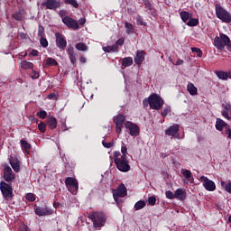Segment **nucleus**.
I'll return each instance as SVG.
<instances>
[{
	"label": "nucleus",
	"instance_id": "29",
	"mask_svg": "<svg viewBox=\"0 0 231 231\" xmlns=\"http://www.w3.org/2000/svg\"><path fill=\"white\" fill-rule=\"evenodd\" d=\"M122 66H124V68H129V66H133V58H124L122 60Z\"/></svg>",
	"mask_w": 231,
	"mask_h": 231
},
{
	"label": "nucleus",
	"instance_id": "15",
	"mask_svg": "<svg viewBox=\"0 0 231 231\" xmlns=\"http://www.w3.org/2000/svg\"><path fill=\"white\" fill-rule=\"evenodd\" d=\"M125 127L130 131L131 136H138L140 133V128H138V125L127 121L125 124Z\"/></svg>",
	"mask_w": 231,
	"mask_h": 231
},
{
	"label": "nucleus",
	"instance_id": "34",
	"mask_svg": "<svg viewBox=\"0 0 231 231\" xmlns=\"http://www.w3.org/2000/svg\"><path fill=\"white\" fill-rule=\"evenodd\" d=\"M125 28H126L127 33H134V27L133 26L132 23L125 22Z\"/></svg>",
	"mask_w": 231,
	"mask_h": 231
},
{
	"label": "nucleus",
	"instance_id": "28",
	"mask_svg": "<svg viewBox=\"0 0 231 231\" xmlns=\"http://www.w3.org/2000/svg\"><path fill=\"white\" fill-rule=\"evenodd\" d=\"M216 75L220 80H228V72L216 71Z\"/></svg>",
	"mask_w": 231,
	"mask_h": 231
},
{
	"label": "nucleus",
	"instance_id": "50",
	"mask_svg": "<svg viewBox=\"0 0 231 231\" xmlns=\"http://www.w3.org/2000/svg\"><path fill=\"white\" fill-rule=\"evenodd\" d=\"M148 203H149V205H152V206L156 205V198H154V197H150V198L148 199Z\"/></svg>",
	"mask_w": 231,
	"mask_h": 231
},
{
	"label": "nucleus",
	"instance_id": "49",
	"mask_svg": "<svg viewBox=\"0 0 231 231\" xmlns=\"http://www.w3.org/2000/svg\"><path fill=\"white\" fill-rule=\"evenodd\" d=\"M171 113V106H166L162 112V116H167Z\"/></svg>",
	"mask_w": 231,
	"mask_h": 231
},
{
	"label": "nucleus",
	"instance_id": "23",
	"mask_svg": "<svg viewBox=\"0 0 231 231\" xmlns=\"http://www.w3.org/2000/svg\"><path fill=\"white\" fill-rule=\"evenodd\" d=\"M47 125H49V129H57V118L51 116L49 120L47 121Z\"/></svg>",
	"mask_w": 231,
	"mask_h": 231
},
{
	"label": "nucleus",
	"instance_id": "36",
	"mask_svg": "<svg viewBox=\"0 0 231 231\" xmlns=\"http://www.w3.org/2000/svg\"><path fill=\"white\" fill-rule=\"evenodd\" d=\"M181 174L186 180H190V178H192V172L189 170H182Z\"/></svg>",
	"mask_w": 231,
	"mask_h": 231
},
{
	"label": "nucleus",
	"instance_id": "58",
	"mask_svg": "<svg viewBox=\"0 0 231 231\" xmlns=\"http://www.w3.org/2000/svg\"><path fill=\"white\" fill-rule=\"evenodd\" d=\"M80 26H84V24H86V18H80L79 20V23Z\"/></svg>",
	"mask_w": 231,
	"mask_h": 231
},
{
	"label": "nucleus",
	"instance_id": "38",
	"mask_svg": "<svg viewBox=\"0 0 231 231\" xmlns=\"http://www.w3.org/2000/svg\"><path fill=\"white\" fill-rule=\"evenodd\" d=\"M65 5H71L74 8H79V2L77 0H65Z\"/></svg>",
	"mask_w": 231,
	"mask_h": 231
},
{
	"label": "nucleus",
	"instance_id": "59",
	"mask_svg": "<svg viewBox=\"0 0 231 231\" xmlns=\"http://www.w3.org/2000/svg\"><path fill=\"white\" fill-rule=\"evenodd\" d=\"M32 57H37L39 55V51L37 50H32L30 53Z\"/></svg>",
	"mask_w": 231,
	"mask_h": 231
},
{
	"label": "nucleus",
	"instance_id": "6",
	"mask_svg": "<svg viewBox=\"0 0 231 231\" xmlns=\"http://www.w3.org/2000/svg\"><path fill=\"white\" fill-rule=\"evenodd\" d=\"M0 190L2 192V196L5 199H12L14 198V189L12 188V184H8L5 181L2 180L0 182Z\"/></svg>",
	"mask_w": 231,
	"mask_h": 231
},
{
	"label": "nucleus",
	"instance_id": "40",
	"mask_svg": "<svg viewBox=\"0 0 231 231\" xmlns=\"http://www.w3.org/2000/svg\"><path fill=\"white\" fill-rule=\"evenodd\" d=\"M191 51H193L194 53H197V56L199 58L203 57V51L199 48L192 47Z\"/></svg>",
	"mask_w": 231,
	"mask_h": 231
},
{
	"label": "nucleus",
	"instance_id": "8",
	"mask_svg": "<svg viewBox=\"0 0 231 231\" xmlns=\"http://www.w3.org/2000/svg\"><path fill=\"white\" fill-rule=\"evenodd\" d=\"M65 185L71 194L74 196L79 192V180L72 177H68L65 179Z\"/></svg>",
	"mask_w": 231,
	"mask_h": 231
},
{
	"label": "nucleus",
	"instance_id": "16",
	"mask_svg": "<svg viewBox=\"0 0 231 231\" xmlns=\"http://www.w3.org/2000/svg\"><path fill=\"white\" fill-rule=\"evenodd\" d=\"M221 115L226 120H231V106L228 103L222 104Z\"/></svg>",
	"mask_w": 231,
	"mask_h": 231
},
{
	"label": "nucleus",
	"instance_id": "18",
	"mask_svg": "<svg viewBox=\"0 0 231 231\" xmlns=\"http://www.w3.org/2000/svg\"><path fill=\"white\" fill-rule=\"evenodd\" d=\"M175 199H179V201H185V199H187V191L183 189H177L175 190Z\"/></svg>",
	"mask_w": 231,
	"mask_h": 231
},
{
	"label": "nucleus",
	"instance_id": "44",
	"mask_svg": "<svg viewBox=\"0 0 231 231\" xmlns=\"http://www.w3.org/2000/svg\"><path fill=\"white\" fill-rule=\"evenodd\" d=\"M37 116H39L42 120H44V118H46V116H48V113L44 110H41V111L37 112Z\"/></svg>",
	"mask_w": 231,
	"mask_h": 231
},
{
	"label": "nucleus",
	"instance_id": "47",
	"mask_svg": "<svg viewBox=\"0 0 231 231\" xmlns=\"http://www.w3.org/2000/svg\"><path fill=\"white\" fill-rule=\"evenodd\" d=\"M165 196L168 199H175V193H173L172 191L171 190H167L165 192Z\"/></svg>",
	"mask_w": 231,
	"mask_h": 231
},
{
	"label": "nucleus",
	"instance_id": "60",
	"mask_svg": "<svg viewBox=\"0 0 231 231\" xmlns=\"http://www.w3.org/2000/svg\"><path fill=\"white\" fill-rule=\"evenodd\" d=\"M87 60H88L86 59V57L84 56L79 57V62H81V64H86Z\"/></svg>",
	"mask_w": 231,
	"mask_h": 231
},
{
	"label": "nucleus",
	"instance_id": "41",
	"mask_svg": "<svg viewBox=\"0 0 231 231\" xmlns=\"http://www.w3.org/2000/svg\"><path fill=\"white\" fill-rule=\"evenodd\" d=\"M40 44L42 48H48V40L44 36H42L40 39Z\"/></svg>",
	"mask_w": 231,
	"mask_h": 231
},
{
	"label": "nucleus",
	"instance_id": "17",
	"mask_svg": "<svg viewBox=\"0 0 231 231\" xmlns=\"http://www.w3.org/2000/svg\"><path fill=\"white\" fill-rule=\"evenodd\" d=\"M9 163L14 172H19V171H21V161H19V159L15 157H10Z\"/></svg>",
	"mask_w": 231,
	"mask_h": 231
},
{
	"label": "nucleus",
	"instance_id": "32",
	"mask_svg": "<svg viewBox=\"0 0 231 231\" xmlns=\"http://www.w3.org/2000/svg\"><path fill=\"white\" fill-rule=\"evenodd\" d=\"M46 66H59V62L53 58H47L45 67Z\"/></svg>",
	"mask_w": 231,
	"mask_h": 231
},
{
	"label": "nucleus",
	"instance_id": "19",
	"mask_svg": "<svg viewBox=\"0 0 231 231\" xmlns=\"http://www.w3.org/2000/svg\"><path fill=\"white\" fill-rule=\"evenodd\" d=\"M67 53L69 55V59L71 64L75 66V63L77 62V54H75V49L73 48V46H69Z\"/></svg>",
	"mask_w": 231,
	"mask_h": 231
},
{
	"label": "nucleus",
	"instance_id": "51",
	"mask_svg": "<svg viewBox=\"0 0 231 231\" xmlns=\"http://www.w3.org/2000/svg\"><path fill=\"white\" fill-rule=\"evenodd\" d=\"M39 77H40L39 72H37L36 70H32L31 79H39Z\"/></svg>",
	"mask_w": 231,
	"mask_h": 231
},
{
	"label": "nucleus",
	"instance_id": "30",
	"mask_svg": "<svg viewBox=\"0 0 231 231\" xmlns=\"http://www.w3.org/2000/svg\"><path fill=\"white\" fill-rule=\"evenodd\" d=\"M21 68H23V69H33V63L23 60L21 62Z\"/></svg>",
	"mask_w": 231,
	"mask_h": 231
},
{
	"label": "nucleus",
	"instance_id": "25",
	"mask_svg": "<svg viewBox=\"0 0 231 231\" xmlns=\"http://www.w3.org/2000/svg\"><path fill=\"white\" fill-rule=\"evenodd\" d=\"M124 122H125V116L122 114H119L114 119V123L116 124V125H124Z\"/></svg>",
	"mask_w": 231,
	"mask_h": 231
},
{
	"label": "nucleus",
	"instance_id": "14",
	"mask_svg": "<svg viewBox=\"0 0 231 231\" xmlns=\"http://www.w3.org/2000/svg\"><path fill=\"white\" fill-rule=\"evenodd\" d=\"M4 180L5 181L10 182L13 180H15V174L12 171V168L8 165H5L4 168Z\"/></svg>",
	"mask_w": 231,
	"mask_h": 231
},
{
	"label": "nucleus",
	"instance_id": "61",
	"mask_svg": "<svg viewBox=\"0 0 231 231\" xmlns=\"http://www.w3.org/2000/svg\"><path fill=\"white\" fill-rule=\"evenodd\" d=\"M226 134H227L228 138H230V139H231V129H230V128H228V126L226 127Z\"/></svg>",
	"mask_w": 231,
	"mask_h": 231
},
{
	"label": "nucleus",
	"instance_id": "24",
	"mask_svg": "<svg viewBox=\"0 0 231 231\" xmlns=\"http://www.w3.org/2000/svg\"><path fill=\"white\" fill-rule=\"evenodd\" d=\"M22 149H24V151L27 152V154H30V149H32V144H30L26 140L22 139L20 141Z\"/></svg>",
	"mask_w": 231,
	"mask_h": 231
},
{
	"label": "nucleus",
	"instance_id": "35",
	"mask_svg": "<svg viewBox=\"0 0 231 231\" xmlns=\"http://www.w3.org/2000/svg\"><path fill=\"white\" fill-rule=\"evenodd\" d=\"M199 24V20L196 18H189V22L187 23L188 26H198Z\"/></svg>",
	"mask_w": 231,
	"mask_h": 231
},
{
	"label": "nucleus",
	"instance_id": "57",
	"mask_svg": "<svg viewBox=\"0 0 231 231\" xmlns=\"http://www.w3.org/2000/svg\"><path fill=\"white\" fill-rule=\"evenodd\" d=\"M19 231H31L30 230V227H28V226L26 225H23L20 227V230Z\"/></svg>",
	"mask_w": 231,
	"mask_h": 231
},
{
	"label": "nucleus",
	"instance_id": "3",
	"mask_svg": "<svg viewBox=\"0 0 231 231\" xmlns=\"http://www.w3.org/2000/svg\"><path fill=\"white\" fill-rule=\"evenodd\" d=\"M148 103L151 107V109H154L155 111H160L162 107H163V98L160 97L158 94H152L148 97Z\"/></svg>",
	"mask_w": 231,
	"mask_h": 231
},
{
	"label": "nucleus",
	"instance_id": "53",
	"mask_svg": "<svg viewBox=\"0 0 231 231\" xmlns=\"http://www.w3.org/2000/svg\"><path fill=\"white\" fill-rule=\"evenodd\" d=\"M102 143L103 147H106V149H111V147L113 146V143H106V141H103Z\"/></svg>",
	"mask_w": 231,
	"mask_h": 231
},
{
	"label": "nucleus",
	"instance_id": "31",
	"mask_svg": "<svg viewBox=\"0 0 231 231\" xmlns=\"http://www.w3.org/2000/svg\"><path fill=\"white\" fill-rule=\"evenodd\" d=\"M76 50L79 51H88V45L84 42H79L76 44Z\"/></svg>",
	"mask_w": 231,
	"mask_h": 231
},
{
	"label": "nucleus",
	"instance_id": "26",
	"mask_svg": "<svg viewBox=\"0 0 231 231\" xmlns=\"http://www.w3.org/2000/svg\"><path fill=\"white\" fill-rule=\"evenodd\" d=\"M224 127H228V125L225 124V121H223L222 119L217 118L216 122L217 131H223Z\"/></svg>",
	"mask_w": 231,
	"mask_h": 231
},
{
	"label": "nucleus",
	"instance_id": "42",
	"mask_svg": "<svg viewBox=\"0 0 231 231\" xmlns=\"http://www.w3.org/2000/svg\"><path fill=\"white\" fill-rule=\"evenodd\" d=\"M38 129L41 133H46V124L44 122H40L38 125Z\"/></svg>",
	"mask_w": 231,
	"mask_h": 231
},
{
	"label": "nucleus",
	"instance_id": "45",
	"mask_svg": "<svg viewBox=\"0 0 231 231\" xmlns=\"http://www.w3.org/2000/svg\"><path fill=\"white\" fill-rule=\"evenodd\" d=\"M25 199H27V201L33 202L35 201V195H33V193H27L25 196Z\"/></svg>",
	"mask_w": 231,
	"mask_h": 231
},
{
	"label": "nucleus",
	"instance_id": "43",
	"mask_svg": "<svg viewBox=\"0 0 231 231\" xmlns=\"http://www.w3.org/2000/svg\"><path fill=\"white\" fill-rule=\"evenodd\" d=\"M124 42H125V41L124 40V38H120L118 39L116 43L114 44V46H116V51H118V46H124Z\"/></svg>",
	"mask_w": 231,
	"mask_h": 231
},
{
	"label": "nucleus",
	"instance_id": "21",
	"mask_svg": "<svg viewBox=\"0 0 231 231\" xmlns=\"http://www.w3.org/2000/svg\"><path fill=\"white\" fill-rule=\"evenodd\" d=\"M187 90L189 91V95H191V97H196V95H198V88H196V86L190 82L188 83Z\"/></svg>",
	"mask_w": 231,
	"mask_h": 231
},
{
	"label": "nucleus",
	"instance_id": "9",
	"mask_svg": "<svg viewBox=\"0 0 231 231\" xmlns=\"http://www.w3.org/2000/svg\"><path fill=\"white\" fill-rule=\"evenodd\" d=\"M63 24L65 26L70 28L71 30H80V26H79V22L70 16H64L61 19Z\"/></svg>",
	"mask_w": 231,
	"mask_h": 231
},
{
	"label": "nucleus",
	"instance_id": "7",
	"mask_svg": "<svg viewBox=\"0 0 231 231\" xmlns=\"http://www.w3.org/2000/svg\"><path fill=\"white\" fill-rule=\"evenodd\" d=\"M216 14L220 21H223V23H231L230 13L217 4L216 5Z\"/></svg>",
	"mask_w": 231,
	"mask_h": 231
},
{
	"label": "nucleus",
	"instance_id": "5",
	"mask_svg": "<svg viewBox=\"0 0 231 231\" xmlns=\"http://www.w3.org/2000/svg\"><path fill=\"white\" fill-rule=\"evenodd\" d=\"M114 163L121 172H129V171H131V165H129L127 157L121 156L120 159H115Z\"/></svg>",
	"mask_w": 231,
	"mask_h": 231
},
{
	"label": "nucleus",
	"instance_id": "39",
	"mask_svg": "<svg viewBox=\"0 0 231 231\" xmlns=\"http://www.w3.org/2000/svg\"><path fill=\"white\" fill-rule=\"evenodd\" d=\"M121 152H122L121 157L127 158V146H125V143H122Z\"/></svg>",
	"mask_w": 231,
	"mask_h": 231
},
{
	"label": "nucleus",
	"instance_id": "22",
	"mask_svg": "<svg viewBox=\"0 0 231 231\" xmlns=\"http://www.w3.org/2000/svg\"><path fill=\"white\" fill-rule=\"evenodd\" d=\"M144 53L143 51H137L136 56L134 57V62L137 66H140L143 62Z\"/></svg>",
	"mask_w": 231,
	"mask_h": 231
},
{
	"label": "nucleus",
	"instance_id": "12",
	"mask_svg": "<svg viewBox=\"0 0 231 231\" xmlns=\"http://www.w3.org/2000/svg\"><path fill=\"white\" fill-rule=\"evenodd\" d=\"M200 181H202L204 189L208 190V192H214V190H216V183L213 180H210L202 175L200 177Z\"/></svg>",
	"mask_w": 231,
	"mask_h": 231
},
{
	"label": "nucleus",
	"instance_id": "11",
	"mask_svg": "<svg viewBox=\"0 0 231 231\" xmlns=\"http://www.w3.org/2000/svg\"><path fill=\"white\" fill-rule=\"evenodd\" d=\"M42 6H45L47 10H59L60 8V0H45Z\"/></svg>",
	"mask_w": 231,
	"mask_h": 231
},
{
	"label": "nucleus",
	"instance_id": "20",
	"mask_svg": "<svg viewBox=\"0 0 231 231\" xmlns=\"http://www.w3.org/2000/svg\"><path fill=\"white\" fill-rule=\"evenodd\" d=\"M34 212L36 216H50L51 214V210L49 209L48 208H41V207H36L34 209Z\"/></svg>",
	"mask_w": 231,
	"mask_h": 231
},
{
	"label": "nucleus",
	"instance_id": "37",
	"mask_svg": "<svg viewBox=\"0 0 231 231\" xmlns=\"http://www.w3.org/2000/svg\"><path fill=\"white\" fill-rule=\"evenodd\" d=\"M103 51H105V53H111V51H116V46L112 45V46L103 47Z\"/></svg>",
	"mask_w": 231,
	"mask_h": 231
},
{
	"label": "nucleus",
	"instance_id": "48",
	"mask_svg": "<svg viewBox=\"0 0 231 231\" xmlns=\"http://www.w3.org/2000/svg\"><path fill=\"white\" fill-rule=\"evenodd\" d=\"M38 37H44V26H38Z\"/></svg>",
	"mask_w": 231,
	"mask_h": 231
},
{
	"label": "nucleus",
	"instance_id": "56",
	"mask_svg": "<svg viewBox=\"0 0 231 231\" xmlns=\"http://www.w3.org/2000/svg\"><path fill=\"white\" fill-rule=\"evenodd\" d=\"M122 127H124V125H116V133H117V134L122 133Z\"/></svg>",
	"mask_w": 231,
	"mask_h": 231
},
{
	"label": "nucleus",
	"instance_id": "4",
	"mask_svg": "<svg viewBox=\"0 0 231 231\" xmlns=\"http://www.w3.org/2000/svg\"><path fill=\"white\" fill-rule=\"evenodd\" d=\"M230 38L224 33H220L219 36H216L214 39V46L217 50H220L221 51H223V50H225V46L230 44Z\"/></svg>",
	"mask_w": 231,
	"mask_h": 231
},
{
	"label": "nucleus",
	"instance_id": "46",
	"mask_svg": "<svg viewBox=\"0 0 231 231\" xmlns=\"http://www.w3.org/2000/svg\"><path fill=\"white\" fill-rule=\"evenodd\" d=\"M14 19H15V21H22L23 20V14L21 12H17L14 13L13 14Z\"/></svg>",
	"mask_w": 231,
	"mask_h": 231
},
{
	"label": "nucleus",
	"instance_id": "27",
	"mask_svg": "<svg viewBox=\"0 0 231 231\" xmlns=\"http://www.w3.org/2000/svg\"><path fill=\"white\" fill-rule=\"evenodd\" d=\"M180 18L183 21V23H187V21H189V19H190L192 17V14H190L187 11H181L180 13Z\"/></svg>",
	"mask_w": 231,
	"mask_h": 231
},
{
	"label": "nucleus",
	"instance_id": "52",
	"mask_svg": "<svg viewBox=\"0 0 231 231\" xmlns=\"http://www.w3.org/2000/svg\"><path fill=\"white\" fill-rule=\"evenodd\" d=\"M136 21H137V24H139L140 26L145 25V23H143V18H142V16H138L136 18Z\"/></svg>",
	"mask_w": 231,
	"mask_h": 231
},
{
	"label": "nucleus",
	"instance_id": "63",
	"mask_svg": "<svg viewBox=\"0 0 231 231\" xmlns=\"http://www.w3.org/2000/svg\"><path fill=\"white\" fill-rule=\"evenodd\" d=\"M20 37H21V39H26V33H24V32H20Z\"/></svg>",
	"mask_w": 231,
	"mask_h": 231
},
{
	"label": "nucleus",
	"instance_id": "62",
	"mask_svg": "<svg viewBox=\"0 0 231 231\" xmlns=\"http://www.w3.org/2000/svg\"><path fill=\"white\" fill-rule=\"evenodd\" d=\"M181 64H183V60H178L176 62L177 66H181Z\"/></svg>",
	"mask_w": 231,
	"mask_h": 231
},
{
	"label": "nucleus",
	"instance_id": "33",
	"mask_svg": "<svg viewBox=\"0 0 231 231\" xmlns=\"http://www.w3.org/2000/svg\"><path fill=\"white\" fill-rule=\"evenodd\" d=\"M145 208V201L143 200H139L134 205L135 210H142V208Z\"/></svg>",
	"mask_w": 231,
	"mask_h": 231
},
{
	"label": "nucleus",
	"instance_id": "54",
	"mask_svg": "<svg viewBox=\"0 0 231 231\" xmlns=\"http://www.w3.org/2000/svg\"><path fill=\"white\" fill-rule=\"evenodd\" d=\"M113 156H114V160H118V159H120V158H121L122 153H120V152H119V151H117V152H114Z\"/></svg>",
	"mask_w": 231,
	"mask_h": 231
},
{
	"label": "nucleus",
	"instance_id": "1",
	"mask_svg": "<svg viewBox=\"0 0 231 231\" xmlns=\"http://www.w3.org/2000/svg\"><path fill=\"white\" fill-rule=\"evenodd\" d=\"M88 219L93 221V225L95 228H102L104 225H106V214L103 212H94L88 216Z\"/></svg>",
	"mask_w": 231,
	"mask_h": 231
},
{
	"label": "nucleus",
	"instance_id": "13",
	"mask_svg": "<svg viewBox=\"0 0 231 231\" xmlns=\"http://www.w3.org/2000/svg\"><path fill=\"white\" fill-rule=\"evenodd\" d=\"M180 125H173L165 130V134L167 136H171L172 138H180Z\"/></svg>",
	"mask_w": 231,
	"mask_h": 231
},
{
	"label": "nucleus",
	"instance_id": "10",
	"mask_svg": "<svg viewBox=\"0 0 231 231\" xmlns=\"http://www.w3.org/2000/svg\"><path fill=\"white\" fill-rule=\"evenodd\" d=\"M55 37L57 48H59L60 51L66 50V46H68V42L66 41V38H64V36L60 32H56Z\"/></svg>",
	"mask_w": 231,
	"mask_h": 231
},
{
	"label": "nucleus",
	"instance_id": "55",
	"mask_svg": "<svg viewBox=\"0 0 231 231\" xmlns=\"http://www.w3.org/2000/svg\"><path fill=\"white\" fill-rule=\"evenodd\" d=\"M47 98H49V100H55L57 98V95H55V93H51L47 96Z\"/></svg>",
	"mask_w": 231,
	"mask_h": 231
},
{
	"label": "nucleus",
	"instance_id": "2",
	"mask_svg": "<svg viewBox=\"0 0 231 231\" xmlns=\"http://www.w3.org/2000/svg\"><path fill=\"white\" fill-rule=\"evenodd\" d=\"M114 201L120 205L122 203V199L127 196V188L124 183H121L116 189H112Z\"/></svg>",
	"mask_w": 231,
	"mask_h": 231
},
{
	"label": "nucleus",
	"instance_id": "64",
	"mask_svg": "<svg viewBox=\"0 0 231 231\" xmlns=\"http://www.w3.org/2000/svg\"><path fill=\"white\" fill-rule=\"evenodd\" d=\"M227 79H231V71L227 73Z\"/></svg>",
	"mask_w": 231,
	"mask_h": 231
}]
</instances>
